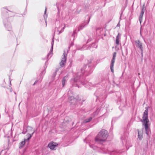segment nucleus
I'll return each mask as SVG.
<instances>
[{
    "instance_id": "nucleus-32",
    "label": "nucleus",
    "mask_w": 155,
    "mask_h": 155,
    "mask_svg": "<svg viewBox=\"0 0 155 155\" xmlns=\"http://www.w3.org/2000/svg\"><path fill=\"white\" fill-rule=\"evenodd\" d=\"M54 77L56 75V72L54 73Z\"/></svg>"
},
{
    "instance_id": "nucleus-26",
    "label": "nucleus",
    "mask_w": 155,
    "mask_h": 155,
    "mask_svg": "<svg viewBox=\"0 0 155 155\" xmlns=\"http://www.w3.org/2000/svg\"><path fill=\"white\" fill-rule=\"evenodd\" d=\"M143 15L140 14L139 17V20L140 22V23L141 24V23L142 21V20L143 16Z\"/></svg>"
},
{
    "instance_id": "nucleus-11",
    "label": "nucleus",
    "mask_w": 155,
    "mask_h": 155,
    "mask_svg": "<svg viewBox=\"0 0 155 155\" xmlns=\"http://www.w3.org/2000/svg\"><path fill=\"white\" fill-rule=\"evenodd\" d=\"M58 145L57 143L53 142L49 143L48 145V147L51 149L53 150Z\"/></svg>"
},
{
    "instance_id": "nucleus-8",
    "label": "nucleus",
    "mask_w": 155,
    "mask_h": 155,
    "mask_svg": "<svg viewBox=\"0 0 155 155\" xmlns=\"http://www.w3.org/2000/svg\"><path fill=\"white\" fill-rule=\"evenodd\" d=\"M104 32L103 28H98L97 29L96 33L98 35H102Z\"/></svg>"
},
{
    "instance_id": "nucleus-19",
    "label": "nucleus",
    "mask_w": 155,
    "mask_h": 155,
    "mask_svg": "<svg viewBox=\"0 0 155 155\" xmlns=\"http://www.w3.org/2000/svg\"><path fill=\"white\" fill-rule=\"evenodd\" d=\"M138 138L140 140H141L143 138V135L142 133L138 131Z\"/></svg>"
},
{
    "instance_id": "nucleus-21",
    "label": "nucleus",
    "mask_w": 155,
    "mask_h": 155,
    "mask_svg": "<svg viewBox=\"0 0 155 155\" xmlns=\"http://www.w3.org/2000/svg\"><path fill=\"white\" fill-rule=\"evenodd\" d=\"M70 100V101H72L73 102H71V103H74V102L76 100V99L74 98L73 97L71 96V97H69L68 98V101H69Z\"/></svg>"
},
{
    "instance_id": "nucleus-12",
    "label": "nucleus",
    "mask_w": 155,
    "mask_h": 155,
    "mask_svg": "<svg viewBox=\"0 0 155 155\" xmlns=\"http://www.w3.org/2000/svg\"><path fill=\"white\" fill-rule=\"evenodd\" d=\"M54 44V41L53 40L52 43H51L52 46L51 47L50 50L48 54L47 55V57L48 58L49 57L51 58L52 55V51L53 49V46Z\"/></svg>"
},
{
    "instance_id": "nucleus-17",
    "label": "nucleus",
    "mask_w": 155,
    "mask_h": 155,
    "mask_svg": "<svg viewBox=\"0 0 155 155\" xmlns=\"http://www.w3.org/2000/svg\"><path fill=\"white\" fill-rule=\"evenodd\" d=\"M68 76H65L62 79V83L63 87H64L65 85V82L68 79Z\"/></svg>"
},
{
    "instance_id": "nucleus-28",
    "label": "nucleus",
    "mask_w": 155,
    "mask_h": 155,
    "mask_svg": "<svg viewBox=\"0 0 155 155\" xmlns=\"http://www.w3.org/2000/svg\"><path fill=\"white\" fill-rule=\"evenodd\" d=\"M90 146L94 150L96 149L97 148V147L95 146H94V145H90Z\"/></svg>"
},
{
    "instance_id": "nucleus-16",
    "label": "nucleus",
    "mask_w": 155,
    "mask_h": 155,
    "mask_svg": "<svg viewBox=\"0 0 155 155\" xmlns=\"http://www.w3.org/2000/svg\"><path fill=\"white\" fill-rule=\"evenodd\" d=\"M76 30H74L73 32H71L70 33V35L72 38V40L73 41L74 39L75 34H76Z\"/></svg>"
},
{
    "instance_id": "nucleus-24",
    "label": "nucleus",
    "mask_w": 155,
    "mask_h": 155,
    "mask_svg": "<svg viewBox=\"0 0 155 155\" xmlns=\"http://www.w3.org/2000/svg\"><path fill=\"white\" fill-rule=\"evenodd\" d=\"M65 28V26H64L63 27V28H62V29H61L60 31V29H59L60 27H59V28H58V29H57V31H58L59 32V34H60L61 33H62L63 31L64 30V29Z\"/></svg>"
},
{
    "instance_id": "nucleus-10",
    "label": "nucleus",
    "mask_w": 155,
    "mask_h": 155,
    "mask_svg": "<svg viewBox=\"0 0 155 155\" xmlns=\"http://www.w3.org/2000/svg\"><path fill=\"white\" fill-rule=\"evenodd\" d=\"M118 151L116 150H113L112 151H110L109 150H107V151L105 152L106 153H109L110 155H118Z\"/></svg>"
},
{
    "instance_id": "nucleus-34",
    "label": "nucleus",
    "mask_w": 155,
    "mask_h": 155,
    "mask_svg": "<svg viewBox=\"0 0 155 155\" xmlns=\"http://www.w3.org/2000/svg\"><path fill=\"white\" fill-rule=\"evenodd\" d=\"M83 49H84V48H81V49L80 50H83Z\"/></svg>"
},
{
    "instance_id": "nucleus-5",
    "label": "nucleus",
    "mask_w": 155,
    "mask_h": 155,
    "mask_svg": "<svg viewBox=\"0 0 155 155\" xmlns=\"http://www.w3.org/2000/svg\"><path fill=\"white\" fill-rule=\"evenodd\" d=\"M117 54V53L116 52H114L113 53V57L111 61V63L110 65V69L111 70V71L112 72H114V64L115 61V58L116 57Z\"/></svg>"
},
{
    "instance_id": "nucleus-23",
    "label": "nucleus",
    "mask_w": 155,
    "mask_h": 155,
    "mask_svg": "<svg viewBox=\"0 0 155 155\" xmlns=\"http://www.w3.org/2000/svg\"><path fill=\"white\" fill-rule=\"evenodd\" d=\"M97 47V45L95 43H93L91 45V47L89 48L90 50H91V47L94 48H96Z\"/></svg>"
},
{
    "instance_id": "nucleus-27",
    "label": "nucleus",
    "mask_w": 155,
    "mask_h": 155,
    "mask_svg": "<svg viewBox=\"0 0 155 155\" xmlns=\"http://www.w3.org/2000/svg\"><path fill=\"white\" fill-rule=\"evenodd\" d=\"M92 118L91 117H89L88 119H86L85 120V122L88 123V122H90V121H91L92 120Z\"/></svg>"
},
{
    "instance_id": "nucleus-13",
    "label": "nucleus",
    "mask_w": 155,
    "mask_h": 155,
    "mask_svg": "<svg viewBox=\"0 0 155 155\" xmlns=\"http://www.w3.org/2000/svg\"><path fill=\"white\" fill-rule=\"evenodd\" d=\"M121 38V34L118 33L116 37V43L117 45L119 44Z\"/></svg>"
},
{
    "instance_id": "nucleus-29",
    "label": "nucleus",
    "mask_w": 155,
    "mask_h": 155,
    "mask_svg": "<svg viewBox=\"0 0 155 155\" xmlns=\"http://www.w3.org/2000/svg\"><path fill=\"white\" fill-rule=\"evenodd\" d=\"M144 14V11H143V8L142 9V10H141V11L140 14L143 15Z\"/></svg>"
},
{
    "instance_id": "nucleus-18",
    "label": "nucleus",
    "mask_w": 155,
    "mask_h": 155,
    "mask_svg": "<svg viewBox=\"0 0 155 155\" xmlns=\"http://www.w3.org/2000/svg\"><path fill=\"white\" fill-rule=\"evenodd\" d=\"M27 131L28 132V133H30L31 132H32V133L31 134H32L33 133V131L35 132L34 130H33V129L31 127H28L27 129Z\"/></svg>"
},
{
    "instance_id": "nucleus-36",
    "label": "nucleus",
    "mask_w": 155,
    "mask_h": 155,
    "mask_svg": "<svg viewBox=\"0 0 155 155\" xmlns=\"http://www.w3.org/2000/svg\"><path fill=\"white\" fill-rule=\"evenodd\" d=\"M119 24H118L117 25V26H119Z\"/></svg>"
},
{
    "instance_id": "nucleus-2",
    "label": "nucleus",
    "mask_w": 155,
    "mask_h": 155,
    "mask_svg": "<svg viewBox=\"0 0 155 155\" xmlns=\"http://www.w3.org/2000/svg\"><path fill=\"white\" fill-rule=\"evenodd\" d=\"M108 137V133L107 130H101L98 133L95 139V141L100 143L101 142L106 140Z\"/></svg>"
},
{
    "instance_id": "nucleus-38",
    "label": "nucleus",
    "mask_w": 155,
    "mask_h": 155,
    "mask_svg": "<svg viewBox=\"0 0 155 155\" xmlns=\"http://www.w3.org/2000/svg\"><path fill=\"white\" fill-rule=\"evenodd\" d=\"M143 40H144V41H145V40H144V38H143Z\"/></svg>"
},
{
    "instance_id": "nucleus-20",
    "label": "nucleus",
    "mask_w": 155,
    "mask_h": 155,
    "mask_svg": "<svg viewBox=\"0 0 155 155\" xmlns=\"http://www.w3.org/2000/svg\"><path fill=\"white\" fill-rule=\"evenodd\" d=\"M79 73L78 74L77 76V77L74 78V80H72V81H73L74 82H78V79H79Z\"/></svg>"
},
{
    "instance_id": "nucleus-4",
    "label": "nucleus",
    "mask_w": 155,
    "mask_h": 155,
    "mask_svg": "<svg viewBox=\"0 0 155 155\" xmlns=\"http://www.w3.org/2000/svg\"><path fill=\"white\" fill-rule=\"evenodd\" d=\"M34 133V131H33V133L32 134H30V133H28L27 135L26 136L28 137V138L26 139H25L24 141H21L19 145V148H22L25 145V143L28 141V142L29 139H30V138L32 136V135Z\"/></svg>"
},
{
    "instance_id": "nucleus-3",
    "label": "nucleus",
    "mask_w": 155,
    "mask_h": 155,
    "mask_svg": "<svg viewBox=\"0 0 155 155\" xmlns=\"http://www.w3.org/2000/svg\"><path fill=\"white\" fill-rule=\"evenodd\" d=\"M68 52V50H65L64 51L63 57L62 58L61 62L60 63V65L61 67H63L66 63Z\"/></svg>"
},
{
    "instance_id": "nucleus-35",
    "label": "nucleus",
    "mask_w": 155,
    "mask_h": 155,
    "mask_svg": "<svg viewBox=\"0 0 155 155\" xmlns=\"http://www.w3.org/2000/svg\"><path fill=\"white\" fill-rule=\"evenodd\" d=\"M22 133H23L24 134H25V133L24 132V131H23Z\"/></svg>"
},
{
    "instance_id": "nucleus-15",
    "label": "nucleus",
    "mask_w": 155,
    "mask_h": 155,
    "mask_svg": "<svg viewBox=\"0 0 155 155\" xmlns=\"http://www.w3.org/2000/svg\"><path fill=\"white\" fill-rule=\"evenodd\" d=\"M88 68V66L87 65H85L81 69V73L83 74H84V75H86L87 74H85V72L87 71V70H86V71H85V69L87 68Z\"/></svg>"
},
{
    "instance_id": "nucleus-1",
    "label": "nucleus",
    "mask_w": 155,
    "mask_h": 155,
    "mask_svg": "<svg viewBox=\"0 0 155 155\" xmlns=\"http://www.w3.org/2000/svg\"><path fill=\"white\" fill-rule=\"evenodd\" d=\"M148 110H145L143 112L141 121L143 123V125L144 126L146 133L148 136L150 133V130L148 124L149 121L148 118Z\"/></svg>"
},
{
    "instance_id": "nucleus-39",
    "label": "nucleus",
    "mask_w": 155,
    "mask_h": 155,
    "mask_svg": "<svg viewBox=\"0 0 155 155\" xmlns=\"http://www.w3.org/2000/svg\"><path fill=\"white\" fill-rule=\"evenodd\" d=\"M47 61L46 62H45V64H46V63H47Z\"/></svg>"
},
{
    "instance_id": "nucleus-30",
    "label": "nucleus",
    "mask_w": 155,
    "mask_h": 155,
    "mask_svg": "<svg viewBox=\"0 0 155 155\" xmlns=\"http://www.w3.org/2000/svg\"><path fill=\"white\" fill-rule=\"evenodd\" d=\"M78 73H79V75H81V74H80V73H78ZM79 79H81V77H80V75H79Z\"/></svg>"
},
{
    "instance_id": "nucleus-31",
    "label": "nucleus",
    "mask_w": 155,
    "mask_h": 155,
    "mask_svg": "<svg viewBox=\"0 0 155 155\" xmlns=\"http://www.w3.org/2000/svg\"><path fill=\"white\" fill-rule=\"evenodd\" d=\"M91 41V39H90V40L89 39V40L87 41V43H88L89 41Z\"/></svg>"
},
{
    "instance_id": "nucleus-33",
    "label": "nucleus",
    "mask_w": 155,
    "mask_h": 155,
    "mask_svg": "<svg viewBox=\"0 0 155 155\" xmlns=\"http://www.w3.org/2000/svg\"><path fill=\"white\" fill-rule=\"evenodd\" d=\"M37 82V81H35L34 84H33V85H34Z\"/></svg>"
},
{
    "instance_id": "nucleus-6",
    "label": "nucleus",
    "mask_w": 155,
    "mask_h": 155,
    "mask_svg": "<svg viewBox=\"0 0 155 155\" xmlns=\"http://www.w3.org/2000/svg\"><path fill=\"white\" fill-rule=\"evenodd\" d=\"M127 136L125 134H124L123 135L121 138V139L123 144L124 145H125L126 146H127Z\"/></svg>"
},
{
    "instance_id": "nucleus-22",
    "label": "nucleus",
    "mask_w": 155,
    "mask_h": 155,
    "mask_svg": "<svg viewBox=\"0 0 155 155\" xmlns=\"http://www.w3.org/2000/svg\"><path fill=\"white\" fill-rule=\"evenodd\" d=\"M46 11H47V8H46V7L45 10V12H44L45 15H44V18L45 19V23L46 24L47 23L46 19L47 18V14L46 15Z\"/></svg>"
},
{
    "instance_id": "nucleus-37",
    "label": "nucleus",
    "mask_w": 155,
    "mask_h": 155,
    "mask_svg": "<svg viewBox=\"0 0 155 155\" xmlns=\"http://www.w3.org/2000/svg\"><path fill=\"white\" fill-rule=\"evenodd\" d=\"M73 45V44H72L71 45H71Z\"/></svg>"
},
{
    "instance_id": "nucleus-9",
    "label": "nucleus",
    "mask_w": 155,
    "mask_h": 155,
    "mask_svg": "<svg viewBox=\"0 0 155 155\" xmlns=\"http://www.w3.org/2000/svg\"><path fill=\"white\" fill-rule=\"evenodd\" d=\"M136 44V46L140 48L141 51H142V43L140 42L139 40H137L135 41Z\"/></svg>"
},
{
    "instance_id": "nucleus-7",
    "label": "nucleus",
    "mask_w": 155,
    "mask_h": 155,
    "mask_svg": "<svg viewBox=\"0 0 155 155\" xmlns=\"http://www.w3.org/2000/svg\"><path fill=\"white\" fill-rule=\"evenodd\" d=\"M90 19V18H89ZM89 21H85L84 22L82 23L78 27V31H79L80 30L82 29L84 27L87 25L89 22Z\"/></svg>"
},
{
    "instance_id": "nucleus-25",
    "label": "nucleus",
    "mask_w": 155,
    "mask_h": 155,
    "mask_svg": "<svg viewBox=\"0 0 155 155\" xmlns=\"http://www.w3.org/2000/svg\"><path fill=\"white\" fill-rule=\"evenodd\" d=\"M0 155H7L6 151L5 150H2L0 153Z\"/></svg>"
},
{
    "instance_id": "nucleus-14",
    "label": "nucleus",
    "mask_w": 155,
    "mask_h": 155,
    "mask_svg": "<svg viewBox=\"0 0 155 155\" xmlns=\"http://www.w3.org/2000/svg\"><path fill=\"white\" fill-rule=\"evenodd\" d=\"M4 25L6 28H7L8 31H10L11 29V24L9 22H8L7 23H4Z\"/></svg>"
}]
</instances>
